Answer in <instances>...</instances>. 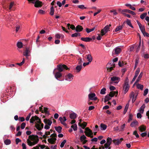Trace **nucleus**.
<instances>
[{"label":"nucleus","mask_w":149,"mask_h":149,"mask_svg":"<svg viewBox=\"0 0 149 149\" xmlns=\"http://www.w3.org/2000/svg\"><path fill=\"white\" fill-rule=\"evenodd\" d=\"M14 5L15 3L14 2H11L10 3L9 9V10H11L13 6H14Z\"/></svg>","instance_id":"obj_49"},{"label":"nucleus","mask_w":149,"mask_h":149,"mask_svg":"<svg viewBox=\"0 0 149 149\" xmlns=\"http://www.w3.org/2000/svg\"><path fill=\"white\" fill-rule=\"evenodd\" d=\"M95 27H95L91 29L87 28L86 29V31L87 33H89L93 31L95 29Z\"/></svg>","instance_id":"obj_33"},{"label":"nucleus","mask_w":149,"mask_h":149,"mask_svg":"<svg viewBox=\"0 0 149 149\" xmlns=\"http://www.w3.org/2000/svg\"><path fill=\"white\" fill-rule=\"evenodd\" d=\"M59 120L62 124L65 125H66L65 122L66 121L67 119L65 117H60L59 118Z\"/></svg>","instance_id":"obj_13"},{"label":"nucleus","mask_w":149,"mask_h":149,"mask_svg":"<svg viewBox=\"0 0 149 149\" xmlns=\"http://www.w3.org/2000/svg\"><path fill=\"white\" fill-rule=\"evenodd\" d=\"M109 89L110 91H112L115 90L116 89V88L114 86H110Z\"/></svg>","instance_id":"obj_58"},{"label":"nucleus","mask_w":149,"mask_h":149,"mask_svg":"<svg viewBox=\"0 0 149 149\" xmlns=\"http://www.w3.org/2000/svg\"><path fill=\"white\" fill-rule=\"evenodd\" d=\"M44 125L43 124L41 123V122L40 119V122H37L35 124V126L36 129L39 130H41L42 128H43Z\"/></svg>","instance_id":"obj_9"},{"label":"nucleus","mask_w":149,"mask_h":149,"mask_svg":"<svg viewBox=\"0 0 149 149\" xmlns=\"http://www.w3.org/2000/svg\"><path fill=\"white\" fill-rule=\"evenodd\" d=\"M139 28L142 33H143V32L145 31V27L144 26H142L141 25V26H139Z\"/></svg>","instance_id":"obj_48"},{"label":"nucleus","mask_w":149,"mask_h":149,"mask_svg":"<svg viewBox=\"0 0 149 149\" xmlns=\"http://www.w3.org/2000/svg\"><path fill=\"white\" fill-rule=\"evenodd\" d=\"M140 71V68H137L136 70V71L135 72V74L134 76V77L133 78V79H132V83L136 79V78L137 77V76H138Z\"/></svg>","instance_id":"obj_14"},{"label":"nucleus","mask_w":149,"mask_h":149,"mask_svg":"<svg viewBox=\"0 0 149 149\" xmlns=\"http://www.w3.org/2000/svg\"><path fill=\"white\" fill-rule=\"evenodd\" d=\"M106 88H102L100 91V93L102 95H104L106 93Z\"/></svg>","instance_id":"obj_38"},{"label":"nucleus","mask_w":149,"mask_h":149,"mask_svg":"<svg viewBox=\"0 0 149 149\" xmlns=\"http://www.w3.org/2000/svg\"><path fill=\"white\" fill-rule=\"evenodd\" d=\"M26 124L24 123H23L21 125V128L22 129H24L25 127Z\"/></svg>","instance_id":"obj_54"},{"label":"nucleus","mask_w":149,"mask_h":149,"mask_svg":"<svg viewBox=\"0 0 149 149\" xmlns=\"http://www.w3.org/2000/svg\"><path fill=\"white\" fill-rule=\"evenodd\" d=\"M133 134L135 135L136 138H139V135L137 133L136 131H135L133 133Z\"/></svg>","instance_id":"obj_53"},{"label":"nucleus","mask_w":149,"mask_h":149,"mask_svg":"<svg viewBox=\"0 0 149 149\" xmlns=\"http://www.w3.org/2000/svg\"><path fill=\"white\" fill-rule=\"evenodd\" d=\"M115 53L116 54H118L120 53L121 51V49L120 47V46H118L116 47L114 49Z\"/></svg>","instance_id":"obj_21"},{"label":"nucleus","mask_w":149,"mask_h":149,"mask_svg":"<svg viewBox=\"0 0 149 149\" xmlns=\"http://www.w3.org/2000/svg\"><path fill=\"white\" fill-rule=\"evenodd\" d=\"M82 68V65H79L77 66L76 68V69L77 71V72H79L81 71Z\"/></svg>","instance_id":"obj_30"},{"label":"nucleus","mask_w":149,"mask_h":149,"mask_svg":"<svg viewBox=\"0 0 149 149\" xmlns=\"http://www.w3.org/2000/svg\"><path fill=\"white\" fill-rule=\"evenodd\" d=\"M77 114L74 113H71L69 115L70 118L71 119H74L76 118Z\"/></svg>","instance_id":"obj_25"},{"label":"nucleus","mask_w":149,"mask_h":149,"mask_svg":"<svg viewBox=\"0 0 149 149\" xmlns=\"http://www.w3.org/2000/svg\"><path fill=\"white\" fill-rule=\"evenodd\" d=\"M143 74V72H141L140 74H139V76L138 77V79H141L142 78V75Z\"/></svg>","instance_id":"obj_60"},{"label":"nucleus","mask_w":149,"mask_h":149,"mask_svg":"<svg viewBox=\"0 0 149 149\" xmlns=\"http://www.w3.org/2000/svg\"><path fill=\"white\" fill-rule=\"evenodd\" d=\"M106 143L104 144V147H103L102 149H104V147L106 149H107L110 146L112 142V139L111 138L108 137L107 139Z\"/></svg>","instance_id":"obj_4"},{"label":"nucleus","mask_w":149,"mask_h":149,"mask_svg":"<svg viewBox=\"0 0 149 149\" xmlns=\"http://www.w3.org/2000/svg\"><path fill=\"white\" fill-rule=\"evenodd\" d=\"M62 128L60 126L55 127V129L58 133H60L61 132Z\"/></svg>","instance_id":"obj_31"},{"label":"nucleus","mask_w":149,"mask_h":149,"mask_svg":"<svg viewBox=\"0 0 149 149\" xmlns=\"http://www.w3.org/2000/svg\"><path fill=\"white\" fill-rule=\"evenodd\" d=\"M109 29V26L108 25L106 26L104 28L101 30V33L102 35H104L108 31Z\"/></svg>","instance_id":"obj_12"},{"label":"nucleus","mask_w":149,"mask_h":149,"mask_svg":"<svg viewBox=\"0 0 149 149\" xmlns=\"http://www.w3.org/2000/svg\"><path fill=\"white\" fill-rule=\"evenodd\" d=\"M30 53V52L29 49L26 48V49L25 51L23 52V55L24 56L27 57L29 56Z\"/></svg>","instance_id":"obj_15"},{"label":"nucleus","mask_w":149,"mask_h":149,"mask_svg":"<svg viewBox=\"0 0 149 149\" xmlns=\"http://www.w3.org/2000/svg\"><path fill=\"white\" fill-rule=\"evenodd\" d=\"M118 81H112L110 83V84H113L114 83H115L116 84H118V83L119 82V80H117Z\"/></svg>","instance_id":"obj_59"},{"label":"nucleus","mask_w":149,"mask_h":149,"mask_svg":"<svg viewBox=\"0 0 149 149\" xmlns=\"http://www.w3.org/2000/svg\"><path fill=\"white\" fill-rule=\"evenodd\" d=\"M21 140L19 138H17L15 140L16 144H17L18 143L21 142Z\"/></svg>","instance_id":"obj_57"},{"label":"nucleus","mask_w":149,"mask_h":149,"mask_svg":"<svg viewBox=\"0 0 149 149\" xmlns=\"http://www.w3.org/2000/svg\"><path fill=\"white\" fill-rule=\"evenodd\" d=\"M81 40L84 42H89L91 41L92 40V38L89 37H82L81 38Z\"/></svg>","instance_id":"obj_20"},{"label":"nucleus","mask_w":149,"mask_h":149,"mask_svg":"<svg viewBox=\"0 0 149 149\" xmlns=\"http://www.w3.org/2000/svg\"><path fill=\"white\" fill-rule=\"evenodd\" d=\"M20 26L19 25H17L16 26V30H15L16 32H17L19 31V30L20 29Z\"/></svg>","instance_id":"obj_64"},{"label":"nucleus","mask_w":149,"mask_h":149,"mask_svg":"<svg viewBox=\"0 0 149 149\" xmlns=\"http://www.w3.org/2000/svg\"><path fill=\"white\" fill-rule=\"evenodd\" d=\"M84 133L87 136L89 137L93 135L92 131L88 127L86 128V131H85Z\"/></svg>","instance_id":"obj_11"},{"label":"nucleus","mask_w":149,"mask_h":149,"mask_svg":"<svg viewBox=\"0 0 149 149\" xmlns=\"http://www.w3.org/2000/svg\"><path fill=\"white\" fill-rule=\"evenodd\" d=\"M71 127L72 128L74 131H76L77 130V125L76 124H74L72 125Z\"/></svg>","instance_id":"obj_37"},{"label":"nucleus","mask_w":149,"mask_h":149,"mask_svg":"<svg viewBox=\"0 0 149 149\" xmlns=\"http://www.w3.org/2000/svg\"><path fill=\"white\" fill-rule=\"evenodd\" d=\"M29 1L34 4L36 7H39L41 6V2L38 0H28Z\"/></svg>","instance_id":"obj_5"},{"label":"nucleus","mask_w":149,"mask_h":149,"mask_svg":"<svg viewBox=\"0 0 149 149\" xmlns=\"http://www.w3.org/2000/svg\"><path fill=\"white\" fill-rule=\"evenodd\" d=\"M96 95L95 93H91L88 94L89 98L91 100H95L97 99V97H95Z\"/></svg>","instance_id":"obj_10"},{"label":"nucleus","mask_w":149,"mask_h":149,"mask_svg":"<svg viewBox=\"0 0 149 149\" xmlns=\"http://www.w3.org/2000/svg\"><path fill=\"white\" fill-rule=\"evenodd\" d=\"M147 14V13H143L142 14H141L140 15V18L142 19H143L145 17H146V15Z\"/></svg>","instance_id":"obj_39"},{"label":"nucleus","mask_w":149,"mask_h":149,"mask_svg":"<svg viewBox=\"0 0 149 149\" xmlns=\"http://www.w3.org/2000/svg\"><path fill=\"white\" fill-rule=\"evenodd\" d=\"M17 47L19 48H21L23 46V44L21 42H18L17 44Z\"/></svg>","instance_id":"obj_34"},{"label":"nucleus","mask_w":149,"mask_h":149,"mask_svg":"<svg viewBox=\"0 0 149 149\" xmlns=\"http://www.w3.org/2000/svg\"><path fill=\"white\" fill-rule=\"evenodd\" d=\"M145 107V104H143L142 106L140 107L139 109V111L141 113H143L144 111V109Z\"/></svg>","instance_id":"obj_27"},{"label":"nucleus","mask_w":149,"mask_h":149,"mask_svg":"<svg viewBox=\"0 0 149 149\" xmlns=\"http://www.w3.org/2000/svg\"><path fill=\"white\" fill-rule=\"evenodd\" d=\"M111 81H115L119 80V81H120V78L119 77H116V76H113L112 77H111Z\"/></svg>","instance_id":"obj_29"},{"label":"nucleus","mask_w":149,"mask_h":149,"mask_svg":"<svg viewBox=\"0 0 149 149\" xmlns=\"http://www.w3.org/2000/svg\"><path fill=\"white\" fill-rule=\"evenodd\" d=\"M78 36H80V34L79 33H75L71 35V37H77Z\"/></svg>","instance_id":"obj_42"},{"label":"nucleus","mask_w":149,"mask_h":149,"mask_svg":"<svg viewBox=\"0 0 149 149\" xmlns=\"http://www.w3.org/2000/svg\"><path fill=\"white\" fill-rule=\"evenodd\" d=\"M66 140H63L61 143V144L60 145V147L61 148H62L64 147V146L66 143Z\"/></svg>","instance_id":"obj_40"},{"label":"nucleus","mask_w":149,"mask_h":149,"mask_svg":"<svg viewBox=\"0 0 149 149\" xmlns=\"http://www.w3.org/2000/svg\"><path fill=\"white\" fill-rule=\"evenodd\" d=\"M34 122H35L36 123H37V122L39 123L40 119L38 117L35 116L31 117L30 120V123H34Z\"/></svg>","instance_id":"obj_7"},{"label":"nucleus","mask_w":149,"mask_h":149,"mask_svg":"<svg viewBox=\"0 0 149 149\" xmlns=\"http://www.w3.org/2000/svg\"><path fill=\"white\" fill-rule=\"evenodd\" d=\"M65 77V80L70 81L73 79L74 75L72 74L69 73L66 75Z\"/></svg>","instance_id":"obj_8"},{"label":"nucleus","mask_w":149,"mask_h":149,"mask_svg":"<svg viewBox=\"0 0 149 149\" xmlns=\"http://www.w3.org/2000/svg\"><path fill=\"white\" fill-rule=\"evenodd\" d=\"M86 59L87 60L88 62L90 63H91L92 61L93 58L92 57L91 54H88L86 55Z\"/></svg>","instance_id":"obj_19"},{"label":"nucleus","mask_w":149,"mask_h":149,"mask_svg":"<svg viewBox=\"0 0 149 149\" xmlns=\"http://www.w3.org/2000/svg\"><path fill=\"white\" fill-rule=\"evenodd\" d=\"M142 33L144 36H146L147 37L149 36V34L148 33L146 32L145 31Z\"/></svg>","instance_id":"obj_56"},{"label":"nucleus","mask_w":149,"mask_h":149,"mask_svg":"<svg viewBox=\"0 0 149 149\" xmlns=\"http://www.w3.org/2000/svg\"><path fill=\"white\" fill-rule=\"evenodd\" d=\"M138 124V122L136 120H135L131 123L130 124V126L132 127H134L137 125Z\"/></svg>","instance_id":"obj_23"},{"label":"nucleus","mask_w":149,"mask_h":149,"mask_svg":"<svg viewBox=\"0 0 149 149\" xmlns=\"http://www.w3.org/2000/svg\"><path fill=\"white\" fill-rule=\"evenodd\" d=\"M39 141V137L37 135L32 134L29 136L26 141L28 145L32 146L37 144Z\"/></svg>","instance_id":"obj_1"},{"label":"nucleus","mask_w":149,"mask_h":149,"mask_svg":"<svg viewBox=\"0 0 149 149\" xmlns=\"http://www.w3.org/2000/svg\"><path fill=\"white\" fill-rule=\"evenodd\" d=\"M19 121H21L22 122H23L24 121L25 119L23 117H19Z\"/></svg>","instance_id":"obj_63"},{"label":"nucleus","mask_w":149,"mask_h":149,"mask_svg":"<svg viewBox=\"0 0 149 149\" xmlns=\"http://www.w3.org/2000/svg\"><path fill=\"white\" fill-rule=\"evenodd\" d=\"M132 115L131 114H130L129 116V118L128 120V122L130 123V121L132 120Z\"/></svg>","instance_id":"obj_52"},{"label":"nucleus","mask_w":149,"mask_h":149,"mask_svg":"<svg viewBox=\"0 0 149 149\" xmlns=\"http://www.w3.org/2000/svg\"><path fill=\"white\" fill-rule=\"evenodd\" d=\"M138 95V93H134L133 91L129 95V97L130 99H132V103L135 101Z\"/></svg>","instance_id":"obj_3"},{"label":"nucleus","mask_w":149,"mask_h":149,"mask_svg":"<svg viewBox=\"0 0 149 149\" xmlns=\"http://www.w3.org/2000/svg\"><path fill=\"white\" fill-rule=\"evenodd\" d=\"M130 87L129 85L124 84L123 88L124 89V94H126L128 91Z\"/></svg>","instance_id":"obj_18"},{"label":"nucleus","mask_w":149,"mask_h":149,"mask_svg":"<svg viewBox=\"0 0 149 149\" xmlns=\"http://www.w3.org/2000/svg\"><path fill=\"white\" fill-rule=\"evenodd\" d=\"M55 36L56 38L59 39L61 38V35L58 33H57L55 34Z\"/></svg>","instance_id":"obj_61"},{"label":"nucleus","mask_w":149,"mask_h":149,"mask_svg":"<svg viewBox=\"0 0 149 149\" xmlns=\"http://www.w3.org/2000/svg\"><path fill=\"white\" fill-rule=\"evenodd\" d=\"M118 91H113L110 92L109 94H107L105 96L104 99V102H107L108 101L110 100L111 99L112 97H113L116 94V95H115V96L116 97L117 96V95H118Z\"/></svg>","instance_id":"obj_2"},{"label":"nucleus","mask_w":149,"mask_h":149,"mask_svg":"<svg viewBox=\"0 0 149 149\" xmlns=\"http://www.w3.org/2000/svg\"><path fill=\"white\" fill-rule=\"evenodd\" d=\"M113 141L114 144L116 145H118L121 142V141H120L119 139H114Z\"/></svg>","instance_id":"obj_24"},{"label":"nucleus","mask_w":149,"mask_h":149,"mask_svg":"<svg viewBox=\"0 0 149 149\" xmlns=\"http://www.w3.org/2000/svg\"><path fill=\"white\" fill-rule=\"evenodd\" d=\"M126 22L127 24L131 28H133V26L130 20L128 19H127L126 21L125 22H124V23Z\"/></svg>","instance_id":"obj_26"},{"label":"nucleus","mask_w":149,"mask_h":149,"mask_svg":"<svg viewBox=\"0 0 149 149\" xmlns=\"http://www.w3.org/2000/svg\"><path fill=\"white\" fill-rule=\"evenodd\" d=\"M141 113H138L137 114V117L138 118H141L142 117V115Z\"/></svg>","instance_id":"obj_55"},{"label":"nucleus","mask_w":149,"mask_h":149,"mask_svg":"<svg viewBox=\"0 0 149 149\" xmlns=\"http://www.w3.org/2000/svg\"><path fill=\"white\" fill-rule=\"evenodd\" d=\"M54 9L53 6H52L50 8V14L51 15H54Z\"/></svg>","instance_id":"obj_41"},{"label":"nucleus","mask_w":149,"mask_h":149,"mask_svg":"<svg viewBox=\"0 0 149 149\" xmlns=\"http://www.w3.org/2000/svg\"><path fill=\"white\" fill-rule=\"evenodd\" d=\"M79 126L81 127L83 129H84L87 125V123L85 122L81 124L79 123Z\"/></svg>","instance_id":"obj_28"},{"label":"nucleus","mask_w":149,"mask_h":149,"mask_svg":"<svg viewBox=\"0 0 149 149\" xmlns=\"http://www.w3.org/2000/svg\"><path fill=\"white\" fill-rule=\"evenodd\" d=\"M136 87L138 89L142 90L143 88V85L140 84H138L136 85Z\"/></svg>","instance_id":"obj_35"},{"label":"nucleus","mask_w":149,"mask_h":149,"mask_svg":"<svg viewBox=\"0 0 149 149\" xmlns=\"http://www.w3.org/2000/svg\"><path fill=\"white\" fill-rule=\"evenodd\" d=\"M78 64L79 65H82V63L83 62V61H82V59L81 58H79L78 59Z\"/></svg>","instance_id":"obj_47"},{"label":"nucleus","mask_w":149,"mask_h":149,"mask_svg":"<svg viewBox=\"0 0 149 149\" xmlns=\"http://www.w3.org/2000/svg\"><path fill=\"white\" fill-rule=\"evenodd\" d=\"M143 57L145 58L148 59L149 58V55L148 54H144Z\"/></svg>","instance_id":"obj_62"},{"label":"nucleus","mask_w":149,"mask_h":149,"mask_svg":"<svg viewBox=\"0 0 149 149\" xmlns=\"http://www.w3.org/2000/svg\"><path fill=\"white\" fill-rule=\"evenodd\" d=\"M148 88H146L145 89L144 91L143 95L144 96H146L148 94Z\"/></svg>","instance_id":"obj_50"},{"label":"nucleus","mask_w":149,"mask_h":149,"mask_svg":"<svg viewBox=\"0 0 149 149\" xmlns=\"http://www.w3.org/2000/svg\"><path fill=\"white\" fill-rule=\"evenodd\" d=\"M139 129L141 132L145 131L146 130V128L143 126L140 127H139Z\"/></svg>","instance_id":"obj_44"},{"label":"nucleus","mask_w":149,"mask_h":149,"mask_svg":"<svg viewBox=\"0 0 149 149\" xmlns=\"http://www.w3.org/2000/svg\"><path fill=\"white\" fill-rule=\"evenodd\" d=\"M62 75L61 74L60 72H57L54 74L55 77L56 79L59 81H61V80L58 79V78L61 77Z\"/></svg>","instance_id":"obj_17"},{"label":"nucleus","mask_w":149,"mask_h":149,"mask_svg":"<svg viewBox=\"0 0 149 149\" xmlns=\"http://www.w3.org/2000/svg\"><path fill=\"white\" fill-rule=\"evenodd\" d=\"M127 12L130 13L133 15H136V13L133 11L128 9H123L122 10L121 13Z\"/></svg>","instance_id":"obj_16"},{"label":"nucleus","mask_w":149,"mask_h":149,"mask_svg":"<svg viewBox=\"0 0 149 149\" xmlns=\"http://www.w3.org/2000/svg\"><path fill=\"white\" fill-rule=\"evenodd\" d=\"M83 29V28L82 27L79 25L77 26L76 27L75 31L76 32H80Z\"/></svg>","instance_id":"obj_22"},{"label":"nucleus","mask_w":149,"mask_h":149,"mask_svg":"<svg viewBox=\"0 0 149 149\" xmlns=\"http://www.w3.org/2000/svg\"><path fill=\"white\" fill-rule=\"evenodd\" d=\"M124 84L129 85V79L127 77H126L124 82Z\"/></svg>","instance_id":"obj_51"},{"label":"nucleus","mask_w":149,"mask_h":149,"mask_svg":"<svg viewBox=\"0 0 149 149\" xmlns=\"http://www.w3.org/2000/svg\"><path fill=\"white\" fill-rule=\"evenodd\" d=\"M86 138V137L84 135H83L80 137V139L81 141H83Z\"/></svg>","instance_id":"obj_46"},{"label":"nucleus","mask_w":149,"mask_h":149,"mask_svg":"<svg viewBox=\"0 0 149 149\" xmlns=\"http://www.w3.org/2000/svg\"><path fill=\"white\" fill-rule=\"evenodd\" d=\"M122 28V27L121 26H118L116 29L115 30V32H117L119 30H121Z\"/></svg>","instance_id":"obj_45"},{"label":"nucleus","mask_w":149,"mask_h":149,"mask_svg":"<svg viewBox=\"0 0 149 149\" xmlns=\"http://www.w3.org/2000/svg\"><path fill=\"white\" fill-rule=\"evenodd\" d=\"M77 7L78 8L82 9H86L87 8L86 7H85L83 5H78Z\"/></svg>","instance_id":"obj_43"},{"label":"nucleus","mask_w":149,"mask_h":149,"mask_svg":"<svg viewBox=\"0 0 149 149\" xmlns=\"http://www.w3.org/2000/svg\"><path fill=\"white\" fill-rule=\"evenodd\" d=\"M57 69L59 72H61L63 71V69H65L66 70H69V68L67 67V66L65 65H58L57 66Z\"/></svg>","instance_id":"obj_6"},{"label":"nucleus","mask_w":149,"mask_h":149,"mask_svg":"<svg viewBox=\"0 0 149 149\" xmlns=\"http://www.w3.org/2000/svg\"><path fill=\"white\" fill-rule=\"evenodd\" d=\"M100 128L102 130H104L106 129L107 126L106 125L102 123L100 125Z\"/></svg>","instance_id":"obj_32"},{"label":"nucleus","mask_w":149,"mask_h":149,"mask_svg":"<svg viewBox=\"0 0 149 149\" xmlns=\"http://www.w3.org/2000/svg\"><path fill=\"white\" fill-rule=\"evenodd\" d=\"M4 143L6 145H9L10 144L11 141L10 139H6L4 141Z\"/></svg>","instance_id":"obj_36"}]
</instances>
